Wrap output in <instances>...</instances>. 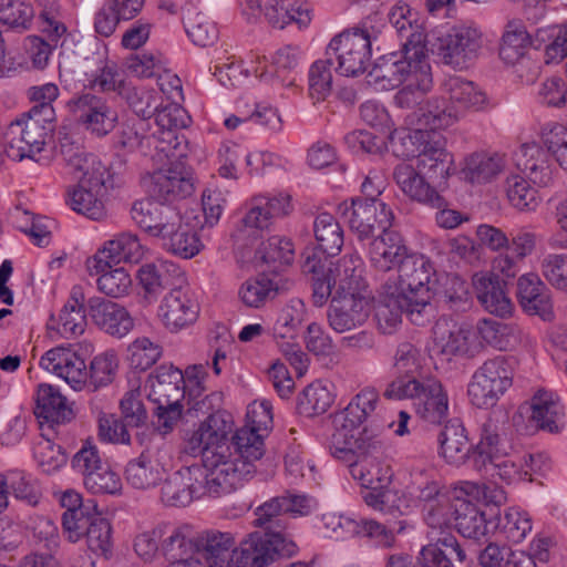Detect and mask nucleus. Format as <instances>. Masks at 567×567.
I'll return each instance as SVG.
<instances>
[{"instance_id":"f257e3e1","label":"nucleus","mask_w":567,"mask_h":567,"mask_svg":"<svg viewBox=\"0 0 567 567\" xmlns=\"http://www.w3.org/2000/svg\"><path fill=\"white\" fill-rule=\"evenodd\" d=\"M303 271L312 275V301L322 307L330 297L328 322L338 333L361 327L370 316L371 302L359 292L362 260L359 255H346L326 268L315 256L305 259Z\"/></svg>"},{"instance_id":"f03ea898","label":"nucleus","mask_w":567,"mask_h":567,"mask_svg":"<svg viewBox=\"0 0 567 567\" xmlns=\"http://www.w3.org/2000/svg\"><path fill=\"white\" fill-rule=\"evenodd\" d=\"M329 449L333 457L349 464L352 478L367 489L362 498L368 506L384 513H404L408 505L390 486L393 473L381 462L384 442L379 431L364 427L358 435L332 433Z\"/></svg>"},{"instance_id":"7ed1b4c3","label":"nucleus","mask_w":567,"mask_h":567,"mask_svg":"<svg viewBox=\"0 0 567 567\" xmlns=\"http://www.w3.org/2000/svg\"><path fill=\"white\" fill-rule=\"evenodd\" d=\"M388 16L402 50L382 56L369 72V83L378 90L388 91L415 79L421 89L431 90L433 80L426 59V35L416 13L406 4H400L392 8Z\"/></svg>"},{"instance_id":"20e7f679","label":"nucleus","mask_w":567,"mask_h":567,"mask_svg":"<svg viewBox=\"0 0 567 567\" xmlns=\"http://www.w3.org/2000/svg\"><path fill=\"white\" fill-rule=\"evenodd\" d=\"M60 154L78 185L68 194L69 206L92 220L106 216L105 195L110 173L101 159L69 136L60 140Z\"/></svg>"},{"instance_id":"39448f33","label":"nucleus","mask_w":567,"mask_h":567,"mask_svg":"<svg viewBox=\"0 0 567 567\" xmlns=\"http://www.w3.org/2000/svg\"><path fill=\"white\" fill-rule=\"evenodd\" d=\"M264 434L244 425L233 436L235 452L230 446H220L221 454L210 455L207 463L213 468L212 482L219 491H235L244 480L251 477L257 472V462L265 454Z\"/></svg>"},{"instance_id":"423d86ee","label":"nucleus","mask_w":567,"mask_h":567,"mask_svg":"<svg viewBox=\"0 0 567 567\" xmlns=\"http://www.w3.org/2000/svg\"><path fill=\"white\" fill-rule=\"evenodd\" d=\"M385 27V20L381 14H371L363 19L359 27L336 35L328 44L326 55L337 61L336 70L341 74H362L371 62L373 44Z\"/></svg>"},{"instance_id":"0eeeda50","label":"nucleus","mask_w":567,"mask_h":567,"mask_svg":"<svg viewBox=\"0 0 567 567\" xmlns=\"http://www.w3.org/2000/svg\"><path fill=\"white\" fill-rule=\"evenodd\" d=\"M434 274L433 264L424 255L409 254L399 265L398 284L393 289L403 295L408 305L416 307L411 311L416 326H424L434 317L433 293L429 287Z\"/></svg>"},{"instance_id":"6e6552de","label":"nucleus","mask_w":567,"mask_h":567,"mask_svg":"<svg viewBox=\"0 0 567 567\" xmlns=\"http://www.w3.org/2000/svg\"><path fill=\"white\" fill-rule=\"evenodd\" d=\"M298 553L292 538L280 533H250L230 555L209 567H268L276 559Z\"/></svg>"},{"instance_id":"1a4fd4ad","label":"nucleus","mask_w":567,"mask_h":567,"mask_svg":"<svg viewBox=\"0 0 567 567\" xmlns=\"http://www.w3.org/2000/svg\"><path fill=\"white\" fill-rule=\"evenodd\" d=\"M512 361L497 355L486 360L472 375L467 394L473 405L480 409L494 406L512 386Z\"/></svg>"},{"instance_id":"9d476101","label":"nucleus","mask_w":567,"mask_h":567,"mask_svg":"<svg viewBox=\"0 0 567 567\" xmlns=\"http://www.w3.org/2000/svg\"><path fill=\"white\" fill-rule=\"evenodd\" d=\"M231 431V424L224 414H210L202 421L197 429L188 431L184 435L183 452L190 456H203V470L213 478V468L208 466L207 457L221 454L220 446H226L227 436ZM213 492L220 489L209 480Z\"/></svg>"},{"instance_id":"9b49d317","label":"nucleus","mask_w":567,"mask_h":567,"mask_svg":"<svg viewBox=\"0 0 567 567\" xmlns=\"http://www.w3.org/2000/svg\"><path fill=\"white\" fill-rule=\"evenodd\" d=\"M51 131L52 123L24 112L7 126L3 133L4 151L16 161L32 158L43 150Z\"/></svg>"},{"instance_id":"f8f14e48","label":"nucleus","mask_w":567,"mask_h":567,"mask_svg":"<svg viewBox=\"0 0 567 567\" xmlns=\"http://www.w3.org/2000/svg\"><path fill=\"white\" fill-rule=\"evenodd\" d=\"M338 214L359 240L370 239L377 230L391 228L394 218L392 209L380 200L352 198L338 205Z\"/></svg>"},{"instance_id":"ddd939ff","label":"nucleus","mask_w":567,"mask_h":567,"mask_svg":"<svg viewBox=\"0 0 567 567\" xmlns=\"http://www.w3.org/2000/svg\"><path fill=\"white\" fill-rule=\"evenodd\" d=\"M210 477L199 466H190L173 473L161 487V501L167 506H187L195 498L205 495L220 497L229 494L228 491L213 492Z\"/></svg>"},{"instance_id":"4468645a","label":"nucleus","mask_w":567,"mask_h":567,"mask_svg":"<svg viewBox=\"0 0 567 567\" xmlns=\"http://www.w3.org/2000/svg\"><path fill=\"white\" fill-rule=\"evenodd\" d=\"M482 32L474 25H456L439 39L437 55L455 70L467 69L482 49Z\"/></svg>"},{"instance_id":"2eb2a0df","label":"nucleus","mask_w":567,"mask_h":567,"mask_svg":"<svg viewBox=\"0 0 567 567\" xmlns=\"http://www.w3.org/2000/svg\"><path fill=\"white\" fill-rule=\"evenodd\" d=\"M66 107L86 131L97 137L112 132L117 122V112L106 99L94 92H82L71 97Z\"/></svg>"},{"instance_id":"dca6fc26","label":"nucleus","mask_w":567,"mask_h":567,"mask_svg":"<svg viewBox=\"0 0 567 567\" xmlns=\"http://www.w3.org/2000/svg\"><path fill=\"white\" fill-rule=\"evenodd\" d=\"M190 219H197L195 212L178 210L158 238L166 251L184 259L193 258L204 246L196 230L199 221L193 224Z\"/></svg>"},{"instance_id":"f3484780","label":"nucleus","mask_w":567,"mask_h":567,"mask_svg":"<svg viewBox=\"0 0 567 567\" xmlns=\"http://www.w3.org/2000/svg\"><path fill=\"white\" fill-rule=\"evenodd\" d=\"M520 410L527 414L529 424L538 431L556 434L566 425L565 408L559 396L551 391H536Z\"/></svg>"},{"instance_id":"a211bd4d","label":"nucleus","mask_w":567,"mask_h":567,"mask_svg":"<svg viewBox=\"0 0 567 567\" xmlns=\"http://www.w3.org/2000/svg\"><path fill=\"white\" fill-rule=\"evenodd\" d=\"M199 303L189 290L172 289L161 301L158 317L173 333L193 326L199 316Z\"/></svg>"},{"instance_id":"6ab92c4d","label":"nucleus","mask_w":567,"mask_h":567,"mask_svg":"<svg viewBox=\"0 0 567 567\" xmlns=\"http://www.w3.org/2000/svg\"><path fill=\"white\" fill-rule=\"evenodd\" d=\"M153 116L158 127L156 147L167 157L184 156V136H179L176 131L188 126L189 116L186 110L178 103H169L162 109L158 107Z\"/></svg>"},{"instance_id":"aec40b11","label":"nucleus","mask_w":567,"mask_h":567,"mask_svg":"<svg viewBox=\"0 0 567 567\" xmlns=\"http://www.w3.org/2000/svg\"><path fill=\"white\" fill-rule=\"evenodd\" d=\"M40 367L62 378L72 389H85L87 367L84 359L71 347H55L40 359Z\"/></svg>"},{"instance_id":"412c9836","label":"nucleus","mask_w":567,"mask_h":567,"mask_svg":"<svg viewBox=\"0 0 567 567\" xmlns=\"http://www.w3.org/2000/svg\"><path fill=\"white\" fill-rule=\"evenodd\" d=\"M144 256V248L137 235L124 231L104 243L95 255L86 259V270L99 272L106 267V261L118 265L121 261L138 262Z\"/></svg>"},{"instance_id":"4be33fe9","label":"nucleus","mask_w":567,"mask_h":567,"mask_svg":"<svg viewBox=\"0 0 567 567\" xmlns=\"http://www.w3.org/2000/svg\"><path fill=\"white\" fill-rule=\"evenodd\" d=\"M433 340L437 351L446 357L472 355L476 333L470 326L441 318L433 327Z\"/></svg>"},{"instance_id":"5701e85b","label":"nucleus","mask_w":567,"mask_h":567,"mask_svg":"<svg viewBox=\"0 0 567 567\" xmlns=\"http://www.w3.org/2000/svg\"><path fill=\"white\" fill-rule=\"evenodd\" d=\"M380 403V395L375 388L365 386L361 389L348 403V405L336 414L334 432L344 431L348 435H355L360 432L359 426L373 417Z\"/></svg>"},{"instance_id":"b1692460","label":"nucleus","mask_w":567,"mask_h":567,"mask_svg":"<svg viewBox=\"0 0 567 567\" xmlns=\"http://www.w3.org/2000/svg\"><path fill=\"white\" fill-rule=\"evenodd\" d=\"M416 167L429 181L437 186L445 184L446 179L454 173V157L446 150L445 140L436 132L421 148L416 158Z\"/></svg>"},{"instance_id":"393cba45","label":"nucleus","mask_w":567,"mask_h":567,"mask_svg":"<svg viewBox=\"0 0 567 567\" xmlns=\"http://www.w3.org/2000/svg\"><path fill=\"white\" fill-rule=\"evenodd\" d=\"M549 153L537 143H525L514 154L515 167L534 185L546 187L554 174Z\"/></svg>"},{"instance_id":"a878e982","label":"nucleus","mask_w":567,"mask_h":567,"mask_svg":"<svg viewBox=\"0 0 567 567\" xmlns=\"http://www.w3.org/2000/svg\"><path fill=\"white\" fill-rule=\"evenodd\" d=\"M517 298L527 315L538 316L544 321L554 320L555 312L550 291L538 275L529 272L518 278Z\"/></svg>"},{"instance_id":"bb28decb","label":"nucleus","mask_w":567,"mask_h":567,"mask_svg":"<svg viewBox=\"0 0 567 567\" xmlns=\"http://www.w3.org/2000/svg\"><path fill=\"white\" fill-rule=\"evenodd\" d=\"M393 179L400 190L411 200L429 207L443 205V196L427 182L417 167L408 163H400L393 169Z\"/></svg>"},{"instance_id":"cd10ccee","label":"nucleus","mask_w":567,"mask_h":567,"mask_svg":"<svg viewBox=\"0 0 567 567\" xmlns=\"http://www.w3.org/2000/svg\"><path fill=\"white\" fill-rule=\"evenodd\" d=\"M442 92L457 118L467 112L481 111L487 104L486 93L473 81L458 75L447 76L442 83Z\"/></svg>"},{"instance_id":"c85d7f7f","label":"nucleus","mask_w":567,"mask_h":567,"mask_svg":"<svg viewBox=\"0 0 567 567\" xmlns=\"http://www.w3.org/2000/svg\"><path fill=\"white\" fill-rule=\"evenodd\" d=\"M148 399L161 406L181 404L185 398V378L173 365H161L148 377Z\"/></svg>"},{"instance_id":"c756f323","label":"nucleus","mask_w":567,"mask_h":567,"mask_svg":"<svg viewBox=\"0 0 567 567\" xmlns=\"http://www.w3.org/2000/svg\"><path fill=\"white\" fill-rule=\"evenodd\" d=\"M179 209L151 196L136 200L131 208L132 220L148 235L159 238Z\"/></svg>"},{"instance_id":"7c9ffc66","label":"nucleus","mask_w":567,"mask_h":567,"mask_svg":"<svg viewBox=\"0 0 567 567\" xmlns=\"http://www.w3.org/2000/svg\"><path fill=\"white\" fill-rule=\"evenodd\" d=\"M161 554L168 560L193 556L198 550L199 532L188 523H161Z\"/></svg>"},{"instance_id":"2f4dec72","label":"nucleus","mask_w":567,"mask_h":567,"mask_svg":"<svg viewBox=\"0 0 567 567\" xmlns=\"http://www.w3.org/2000/svg\"><path fill=\"white\" fill-rule=\"evenodd\" d=\"M89 308L94 323L112 337L123 338L134 327V319L120 303L92 298Z\"/></svg>"},{"instance_id":"473e14b6","label":"nucleus","mask_w":567,"mask_h":567,"mask_svg":"<svg viewBox=\"0 0 567 567\" xmlns=\"http://www.w3.org/2000/svg\"><path fill=\"white\" fill-rule=\"evenodd\" d=\"M313 233L317 241V247L313 251L306 256H317L326 265H336L328 260V257L337 256L343 246V230L339 221L329 213L319 214L313 223Z\"/></svg>"},{"instance_id":"72a5a7b5","label":"nucleus","mask_w":567,"mask_h":567,"mask_svg":"<svg viewBox=\"0 0 567 567\" xmlns=\"http://www.w3.org/2000/svg\"><path fill=\"white\" fill-rule=\"evenodd\" d=\"M372 238L369 257L371 265L380 271H389L394 266L399 268L401 259L409 255L402 237L390 228Z\"/></svg>"},{"instance_id":"f704fd0d","label":"nucleus","mask_w":567,"mask_h":567,"mask_svg":"<svg viewBox=\"0 0 567 567\" xmlns=\"http://www.w3.org/2000/svg\"><path fill=\"white\" fill-rule=\"evenodd\" d=\"M453 515L455 528L463 537L481 540L494 530L495 523L487 519L486 514L467 499L456 497Z\"/></svg>"},{"instance_id":"c9c22d12","label":"nucleus","mask_w":567,"mask_h":567,"mask_svg":"<svg viewBox=\"0 0 567 567\" xmlns=\"http://www.w3.org/2000/svg\"><path fill=\"white\" fill-rule=\"evenodd\" d=\"M431 543L423 546L419 554L422 567H454V563H464L466 553L452 534L431 536Z\"/></svg>"},{"instance_id":"e433bc0d","label":"nucleus","mask_w":567,"mask_h":567,"mask_svg":"<svg viewBox=\"0 0 567 567\" xmlns=\"http://www.w3.org/2000/svg\"><path fill=\"white\" fill-rule=\"evenodd\" d=\"M184 272L179 265L171 260H157L142 266L137 278L146 296L156 297L164 289L183 280Z\"/></svg>"},{"instance_id":"4c0bfd02","label":"nucleus","mask_w":567,"mask_h":567,"mask_svg":"<svg viewBox=\"0 0 567 567\" xmlns=\"http://www.w3.org/2000/svg\"><path fill=\"white\" fill-rule=\"evenodd\" d=\"M194 190L192 178L177 168L159 169L152 174L151 196L159 202H173L189 196Z\"/></svg>"},{"instance_id":"58836bf2","label":"nucleus","mask_w":567,"mask_h":567,"mask_svg":"<svg viewBox=\"0 0 567 567\" xmlns=\"http://www.w3.org/2000/svg\"><path fill=\"white\" fill-rule=\"evenodd\" d=\"M472 282L476 297L485 310L498 317H505L512 312L511 299L495 275L477 272L473 276Z\"/></svg>"},{"instance_id":"ea45409f","label":"nucleus","mask_w":567,"mask_h":567,"mask_svg":"<svg viewBox=\"0 0 567 567\" xmlns=\"http://www.w3.org/2000/svg\"><path fill=\"white\" fill-rule=\"evenodd\" d=\"M413 405L423 420L430 423H440L449 412L447 392L439 380L426 378Z\"/></svg>"},{"instance_id":"a19ab883","label":"nucleus","mask_w":567,"mask_h":567,"mask_svg":"<svg viewBox=\"0 0 567 567\" xmlns=\"http://www.w3.org/2000/svg\"><path fill=\"white\" fill-rule=\"evenodd\" d=\"M440 454L452 465L471 461L473 447L470 445L465 427L460 420H450L439 435Z\"/></svg>"},{"instance_id":"79ce46f5","label":"nucleus","mask_w":567,"mask_h":567,"mask_svg":"<svg viewBox=\"0 0 567 567\" xmlns=\"http://www.w3.org/2000/svg\"><path fill=\"white\" fill-rule=\"evenodd\" d=\"M289 210L290 197L288 195L256 196L249 203L244 223L250 228L265 229L271 225L274 218L285 216Z\"/></svg>"},{"instance_id":"37998d69","label":"nucleus","mask_w":567,"mask_h":567,"mask_svg":"<svg viewBox=\"0 0 567 567\" xmlns=\"http://www.w3.org/2000/svg\"><path fill=\"white\" fill-rule=\"evenodd\" d=\"M164 475V467L155 458L150 449H145L140 456L131 460L124 471L125 481L136 489L155 487Z\"/></svg>"},{"instance_id":"c03bdc74","label":"nucleus","mask_w":567,"mask_h":567,"mask_svg":"<svg viewBox=\"0 0 567 567\" xmlns=\"http://www.w3.org/2000/svg\"><path fill=\"white\" fill-rule=\"evenodd\" d=\"M478 334L487 344L502 350H513L528 342V334L516 323L484 319L478 323Z\"/></svg>"},{"instance_id":"a18cd8bd","label":"nucleus","mask_w":567,"mask_h":567,"mask_svg":"<svg viewBox=\"0 0 567 567\" xmlns=\"http://www.w3.org/2000/svg\"><path fill=\"white\" fill-rule=\"evenodd\" d=\"M414 308L413 305L410 306L403 300L402 293L389 286L386 296L381 299L374 308V317L379 330L382 333H392L401 322L403 313L406 315L412 323L416 324V321L411 315Z\"/></svg>"},{"instance_id":"49530a36","label":"nucleus","mask_w":567,"mask_h":567,"mask_svg":"<svg viewBox=\"0 0 567 567\" xmlns=\"http://www.w3.org/2000/svg\"><path fill=\"white\" fill-rule=\"evenodd\" d=\"M35 415L48 423L61 424L73 416L68 400L59 389L50 384H40L37 391Z\"/></svg>"},{"instance_id":"de8ad7c7","label":"nucleus","mask_w":567,"mask_h":567,"mask_svg":"<svg viewBox=\"0 0 567 567\" xmlns=\"http://www.w3.org/2000/svg\"><path fill=\"white\" fill-rule=\"evenodd\" d=\"M501 429L496 421L485 420L480 427V440L473 447L471 462L477 471H482V465L502 453Z\"/></svg>"},{"instance_id":"09e8293b","label":"nucleus","mask_w":567,"mask_h":567,"mask_svg":"<svg viewBox=\"0 0 567 567\" xmlns=\"http://www.w3.org/2000/svg\"><path fill=\"white\" fill-rule=\"evenodd\" d=\"M84 296L80 288H73L59 316V332L64 337H76L84 332L86 316L83 307Z\"/></svg>"},{"instance_id":"8fccbe9b","label":"nucleus","mask_w":567,"mask_h":567,"mask_svg":"<svg viewBox=\"0 0 567 567\" xmlns=\"http://www.w3.org/2000/svg\"><path fill=\"white\" fill-rule=\"evenodd\" d=\"M409 527L405 519L382 524L372 518H359L358 537H365L375 545L390 548L395 543V536L403 534Z\"/></svg>"},{"instance_id":"3c124183","label":"nucleus","mask_w":567,"mask_h":567,"mask_svg":"<svg viewBox=\"0 0 567 567\" xmlns=\"http://www.w3.org/2000/svg\"><path fill=\"white\" fill-rule=\"evenodd\" d=\"M85 81L86 87L91 91L103 93L116 92L120 96L127 85L117 65L114 62L104 60L100 61L96 70L85 73Z\"/></svg>"},{"instance_id":"603ef678","label":"nucleus","mask_w":567,"mask_h":567,"mask_svg":"<svg viewBox=\"0 0 567 567\" xmlns=\"http://www.w3.org/2000/svg\"><path fill=\"white\" fill-rule=\"evenodd\" d=\"M235 547L236 540L230 533L219 530L199 532L197 553L203 554L208 567L218 564L219 559L230 555Z\"/></svg>"},{"instance_id":"864d4df0","label":"nucleus","mask_w":567,"mask_h":567,"mask_svg":"<svg viewBox=\"0 0 567 567\" xmlns=\"http://www.w3.org/2000/svg\"><path fill=\"white\" fill-rule=\"evenodd\" d=\"M114 264L106 261L103 271H87L90 276H96V286L100 292L111 298H122L128 295L132 288V278L123 267H113Z\"/></svg>"},{"instance_id":"5fc2aeb1","label":"nucleus","mask_w":567,"mask_h":567,"mask_svg":"<svg viewBox=\"0 0 567 567\" xmlns=\"http://www.w3.org/2000/svg\"><path fill=\"white\" fill-rule=\"evenodd\" d=\"M504 162L501 156L474 153L465 158L462 173L466 181L481 184L489 182L502 172Z\"/></svg>"},{"instance_id":"6e6d98bb","label":"nucleus","mask_w":567,"mask_h":567,"mask_svg":"<svg viewBox=\"0 0 567 567\" xmlns=\"http://www.w3.org/2000/svg\"><path fill=\"white\" fill-rule=\"evenodd\" d=\"M433 134L427 130H394L390 135V147L398 157L417 158Z\"/></svg>"},{"instance_id":"4d7b16f0","label":"nucleus","mask_w":567,"mask_h":567,"mask_svg":"<svg viewBox=\"0 0 567 567\" xmlns=\"http://www.w3.org/2000/svg\"><path fill=\"white\" fill-rule=\"evenodd\" d=\"M278 292V284L265 275L245 280L238 290L240 301L249 308H260L274 299Z\"/></svg>"},{"instance_id":"13d9d810","label":"nucleus","mask_w":567,"mask_h":567,"mask_svg":"<svg viewBox=\"0 0 567 567\" xmlns=\"http://www.w3.org/2000/svg\"><path fill=\"white\" fill-rule=\"evenodd\" d=\"M527 177L519 174H511L505 182V189L511 205L522 212L535 210L540 197L538 190L530 186Z\"/></svg>"},{"instance_id":"bf43d9fd","label":"nucleus","mask_w":567,"mask_h":567,"mask_svg":"<svg viewBox=\"0 0 567 567\" xmlns=\"http://www.w3.org/2000/svg\"><path fill=\"white\" fill-rule=\"evenodd\" d=\"M60 89L55 83L33 85L27 90V96L34 105L27 112L41 121L53 123L55 110L52 103L59 97Z\"/></svg>"},{"instance_id":"052dcab7","label":"nucleus","mask_w":567,"mask_h":567,"mask_svg":"<svg viewBox=\"0 0 567 567\" xmlns=\"http://www.w3.org/2000/svg\"><path fill=\"white\" fill-rule=\"evenodd\" d=\"M184 27L188 38L194 44L208 47L218 39V29L209 17L194 9H187L184 14Z\"/></svg>"},{"instance_id":"680f3d73","label":"nucleus","mask_w":567,"mask_h":567,"mask_svg":"<svg viewBox=\"0 0 567 567\" xmlns=\"http://www.w3.org/2000/svg\"><path fill=\"white\" fill-rule=\"evenodd\" d=\"M334 396L321 381L309 384L298 400L299 412L308 417L323 414L333 403Z\"/></svg>"},{"instance_id":"e2e57ef3","label":"nucleus","mask_w":567,"mask_h":567,"mask_svg":"<svg viewBox=\"0 0 567 567\" xmlns=\"http://www.w3.org/2000/svg\"><path fill=\"white\" fill-rule=\"evenodd\" d=\"M33 6L24 0H0V22L17 32H25L32 28L34 20Z\"/></svg>"},{"instance_id":"0e129e2a","label":"nucleus","mask_w":567,"mask_h":567,"mask_svg":"<svg viewBox=\"0 0 567 567\" xmlns=\"http://www.w3.org/2000/svg\"><path fill=\"white\" fill-rule=\"evenodd\" d=\"M121 97L142 118L152 117L162 105V96L155 89L132 86L130 83H127Z\"/></svg>"},{"instance_id":"69168bd1","label":"nucleus","mask_w":567,"mask_h":567,"mask_svg":"<svg viewBox=\"0 0 567 567\" xmlns=\"http://www.w3.org/2000/svg\"><path fill=\"white\" fill-rule=\"evenodd\" d=\"M257 254L274 272H279L284 267L289 266L295 257L293 245L290 239L280 236L268 238L267 241L261 244Z\"/></svg>"},{"instance_id":"338daca9","label":"nucleus","mask_w":567,"mask_h":567,"mask_svg":"<svg viewBox=\"0 0 567 567\" xmlns=\"http://www.w3.org/2000/svg\"><path fill=\"white\" fill-rule=\"evenodd\" d=\"M530 44V37L525 27L517 22L507 24L499 48V56L507 64H515L525 54Z\"/></svg>"},{"instance_id":"774afa93","label":"nucleus","mask_w":567,"mask_h":567,"mask_svg":"<svg viewBox=\"0 0 567 567\" xmlns=\"http://www.w3.org/2000/svg\"><path fill=\"white\" fill-rule=\"evenodd\" d=\"M494 529L509 543L523 542L532 530V520L527 513L518 508H508L499 516Z\"/></svg>"}]
</instances>
